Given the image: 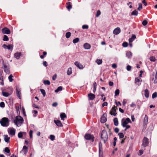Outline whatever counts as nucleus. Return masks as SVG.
<instances>
[{
  "mask_svg": "<svg viewBox=\"0 0 157 157\" xmlns=\"http://www.w3.org/2000/svg\"><path fill=\"white\" fill-rule=\"evenodd\" d=\"M60 117L62 120H64V118L66 117L65 114L64 113H61L60 115Z\"/></svg>",
  "mask_w": 157,
  "mask_h": 157,
  "instance_id": "obj_27",
  "label": "nucleus"
},
{
  "mask_svg": "<svg viewBox=\"0 0 157 157\" xmlns=\"http://www.w3.org/2000/svg\"><path fill=\"white\" fill-rule=\"evenodd\" d=\"M83 47L85 49H89L90 48L91 45L88 43H85L84 44Z\"/></svg>",
  "mask_w": 157,
  "mask_h": 157,
  "instance_id": "obj_19",
  "label": "nucleus"
},
{
  "mask_svg": "<svg viewBox=\"0 0 157 157\" xmlns=\"http://www.w3.org/2000/svg\"><path fill=\"white\" fill-rule=\"evenodd\" d=\"M114 124L115 126H117L118 124V121L117 118H115L113 119Z\"/></svg>",
  "mask_w": 157,
  "mask_h": 157,
  "instance_id": "obj_28",
  "label": "nucleus"
},
{
  "mask_svg": "<svg viewBox=\"0 0 157 157\" xmlns=\"http://www.w3.org/2000/svg\"><path fill=\"white\" fill-rule=\"evenodd\" d=\"M3 40L4 41H7L9 40V38L7 36L4 35L3 36Z\"/></svg>",
  "mask_w": 157,
  "mask_h": 157,
  "instance_id": "obj_38",
  "label": "nucleus"
},
{
  "mask_svg": "<svg viewBox=\"0 0 157 157\" xmlns=\"http://www.w3.org/2000/svg\"><path fill=\"white\" fill-rule=\"evenodd\" d=\"M62 90V87L61 86H59L58 87V88L55 90V92L56 93H57L59 91H61Z\"/></svg>",
  "mask_w": 157,
  "mask_h": 157,
  "instance_id": "obj_32",
  "label": "nucleus"
},
{
  "mask_svg": "<svg viewBox=\"0 0 157 157\" xmlns=\"http://www.w3.org/2000/svg\"><path fill=\"white\" fill-rule=\"evenodd\" d=\"M49 138L52 141H53L55 139V136L54 135H51L50 136Z\"/></svg>",
  "mask_w": 157,
  "mask_h": 157,
  "instance_id": "obj_45",
  "label": "nucleus"
},
{
  "mask_svg": "<svg viewBox=\"0 0 157 157\" xmlns=\"http://www.w3.org/2000/svg\"><path fill=\"white\" fill-rule=\"evenodd\" d=\"M26 132H19L18 134V137L20 138H21L23 135H25Z\"/></svg>",
  "mask_w": 157,
  "mask_h": 157,
  "instance_id": "obj_21",
  "label": "nucleus"
},
{
  "mask_svg": "<svg viewBox=\"0 0 157 157\" xmlns=\"http://www.w3.org/2000/svg\"><path fill=\"white\" fill-rule=\"evenodd\" d=\"M126 56L128 58H131L132 56V53L129 51L126 52Z\"/></svg>",
  "mask_w": 157,
  "mask_h": 157,
  "instance_id": "obj_23",
  "label": "nucleus"
},
{
  "mask_svg": "<svg viewBox=\"0 0 157 157\" xmlns=\"http://www.w3.org/2000/svg\"><path fill=\"white\" fill-rule=\"evenodd\" d=\"M125 127H126V128L124 129V131H126L127 129L130 128V126L129 125H128L125 126Z\"/></svg>",
  "mask_w": 157,
  "mask_h": 157,
  "instance_id": "obj_59",
  "label": "nucleus"
},
{
  "mask_svg": "<svg viewBox=\"0 0 157 157\" xmlns=\"http://www.w3.org/2000/svg\"><path fill=\"white\" fill-rule=\"evenodd\" d=\"M4 139L5 141L7 143L10 142V138L8 137V135H6L4 136Z\"/></svg>",
  "mask_w": 157,
  "mask_h": 157,
  "instance_id": "obj_25",
  "label": "nucleus"
},
{
  "mask_svg": "<svg viewBox=\"0 0 157 157\" xmlns=\"http://www.w3.org/2000/svg\"><path fill=\"white\" fill-rule=\"evenodd\" d=\"M2 32L3 34H10V30L7 27H5L2 30Z\"/></svg>",
  "mask_w": 157,
  "mask_h": 157,
  "instance_id": "obj_10",
  "label": "nucleus"
},
{
  "mask_svg": "<svg viewBox=\"0 0 157 157\" xmlns=\"http://www.w3.org/2000/svg\"><path fill=\"white\" fill-rule=\"evenodd\" d=\"M144 95L147 98H148L149 97V92L147 89H146L144 90Z\"/></svg>",
  "mask_w": 157,
  "mask_h": 157,
  "instance_id": "obj_24",
  "label": "nucleus"
},
{
  "mask_svg": "<svg viewBox=\"0 0 157 157\" xmlns=\"http://www.w3.org/2000/svg\"><path fill=\"white\" fill-rule=\"evenodd\" d=\"M79 38H77L73 39V42L74 44H75L78 42L79 41Z\"/></svg>",
  "mask_w": 157,
  "mask_h": 157,
  "instance_id": "obj_35",
  "label": "nucleus"
},
{
  "mask_svg": "<svg viewBox=\"0 0 157 157\" xmlns=\"http://www.w3.org/2000/svg\"><path fill=\"white\" fill-rule=\"evenodd\" d=\"M121 125L123 127H125V126L127 125L129 123H131L130 119L128 118H127L125 119L124 118H122L121 121Z\"/></svg>",
  "mask_w": 157,
  "mask_h": 157,
  "instance_id": "obj_4",
  "label": "nucleus"
},
{
  "mask_svg": "<svg viewBox=\"0 0 157 157\" xmlns=\"http://www.w3.org/2000/svg\"><path fill=\"white\" fill-rule=\"evenodd\" d=\"M99 152H101L102 150V145L101 143H99Z\"/></svg>",
  "mask_w": 157,
  "mask_h": 157,
  "instance_id": "obj_37",
  "label": "nucleus"
},
{
  "mask_svg": "<svg viewBox=\"0 0 157 157\" xmlns=\"http://www.w3.org/2000/svg\"><path fill=\"white\" fill-rule=\"evenodd\" d=\"M2 47L5 49H8L9 50H12L13 48V46L12 44L9 45H6L5 44H4L3 45Z\"/></svg>",
  "mask_w": 157,
  "mask_h": 157,
  "instance_id": "obj_12",
  "label": "nucleus"
},
{
  "mask_svg": "<svg viewBox=\"0 0 157 157\" xmlns=\"http://www.w3.org/2000/svg\"><path fill=\"white\" fill-rule=\"evenodd\" d=\"M72 8V6L69 4L67 6V8L68 9V10L69 11Z\"/></svg>",
  "mask_w": 157,
  "mask_h": 157,
  "instance_id": "obj_55",
  "label": "nucleus"
},
{
  "mask_svg": "<svg viewBox=\"0 0 157 157\" xmlns=\"http://www.w3.org/2000/svg\"><path fill=\"white\" fill-rule=\"evenodd\" d=\"M44 83L45 85H49L50 84V82L49 80H44Z\"/></svg>",
  "mask_w": 157,
  "mask_h": 157,
  "instance_id": "obj_36",
  "label": "nucleus"
},
{
  "mask_svg": "<svg viewBox=\"0 0 157 157\" xmlns=\"http://www.w3.org/2000/svg\"><path fill=\"white\" fill-rule=\"evenodd\" d=\"M157 93L156 92H155L154 93L152 96V98L154 99L157 97Z\"/></svg>",
  "mask_w": 157,
  "mask_h": 157,
  "instance_id": "obj_44",
  "label": "nucleus"
},
{
  "mask_svg": "<svg viewBox=\"0 0 157 157\" xmlns=\"http://www.w3.org/2000/svg\"><path fill=\"white\" fill-rule=\"evenodd\" d=\"M3 67L4 71L6 73L9 74L10 73L9 66L8 64H5L3 63Z\"/></svg>",
  "mask_w": 157,
  "mask_h": 157,
  "instance_id": "obj_6",
  "label": "nucleus"
},
{
  "mask_svg": "<svg viewBox=\"0 0 157 157\" xmlns=\"http://www.w3.org/2000/svg\"><path fill=\"white\" fill-rule=\"evenodd\" d=\"M114 131L116 133H118L119 131V129L117 128H116L114 129Z\"/></svg>",
  "mask_w": 157,
  "mask_h": 157,
  "instance_id": "obj_62",
  "label": "nucleus"
},
{
  "mask_svg": "<svg viewBox=\"0 0 157 157\" xmlns=\"http://www.w3.org/2000/svg\"><path fill=\"white\" fill-rule=\"evenodd\" d=\"M115 106L114 105L111 109L110 111V113L111 115H113L114 116H116L117 113H116V109Z\"/></svg>",
  "mask_w": 157,
  "mask_h": 157,
  "instance_id": "obj_11",
  "label": "nucleus"
},
{
  "mask_svg": "<svg viewBox=\"0 0 157 157\" xmlns=\"http://www.w3.org/2000/svg\"><path fill=\"white\" fill-rule=\"evenodd\" d=\"M136 36L135 35H132L131 38L129 39V42H132L136 38Z\"/></svg>",
  "mask_w": 157,
  "mask_h": 157,
  "instance_id": "obj_22",
  "label": "nucleus"
},
{
  "mask_svg": "<svg viewBox=\"0 0 157 157\" xmlns=\"http://www.w3.org/2000/svg\"><path fill=\"white\" fill-rule=\"evenodd\" d=\"M142 24L143 25L145 26L147 24V22L146 20H144L142 22Z\"/></svg>",
  "mask_w": 157,
  "mask_h": 157,
  "instance_id": "obj_50",
  "label": "nucleus"
},
{
  "mask_svg": "<svg viewBox=\"0 0 157 157\" xmlns=\"http://www.w3.org/2000/svg\"><path fill=\"white\" fill-rule=\"evenodd\" d=\"M24 120L22 117L20 116H18L15 117L13 122L14 124L17 127H20L23 124Z\"/></svg>",
  "mask_w": 157,
  "mask_h": 157,
  "instance_id": "obj_1",
  "label": "nucleus"
},
{
  "mask_svg": "<svg viewBox=\"0 0 157 157\" xmlns=\"http://www.w3.org/2000/svg\"><path fill=\"white\" fill-rule=\"evenodd\" d=\"M121 31V29L119 27H117L115 28L113 31V33L115 35L118 34Z\"/></svg>",
  "mask_w": 157,
  "mask_h": 157,
  "instance_id": "obj_13",
  "label": "nucleus"
},
{
  "mask_svg": "<svg viewBox=\"0 0 157 157\" xmlns=\"http://www.w3.org/2000/svg\"><path fill=\"white\" fill-rule=\"evenodd\" d=\"M0 123L2 126L7 127L9 124V119L6 117H3L0 121Z\"/></svg>",
  "mask_w": 157,
  "mask_h": 157,
  "instance_id": "obj_2",
  "label": "nucleus"
},
{
  "mask_svg": "<svg viewBox=\"0 0 157 157\" xmlns=\"http://www.w3.org/2000/svg\"><path fill=\"white\" fill-rule=\"evenodd\" d=\"M88 97L89 99L90 100H93L95 98V96L94 94L91 93H90L88 94Z\"/></svg>",
  "mask_w": 157,
  "mask_h": 157,
  "instance_id": "obj_16",
  "label": "nucleus"
},
{
  "mask_svg": "<svg viewBox=\"0 0 157 157\" xmlns=\"http://www.w3.org/2000/svg\"><path fill=\"white\" fill-rule=\"evenodd\" d=\"M22 112H23V114L24 115V116H26V114L25 113V110L24 108L23 107L22 108Z\"/></svg>",
  "mask_w": 157,
  "mask_h": 157,
  "instance_id": "obj_60",
  "label": "nucleus"
},
{
  "mask_svg": "<svg viewBox=\"0 0 157 157\" xmlns=\"http://www.w3.org/2000/svg\"><path fill=\"white\" fill-rule=\"evenodd\" d=\"M148 117L147 115H145L143 120V124L144 126H146L147 124Z\"/></svg>",
  "mask_w": 157,
  "mask_h": 157,
  "instance_id": "obj_15",
  "label": "nucleus"
},
{
  "mask_svg": "<svg viewBox=\"0 0 157 157\" xmlns=\"http://www.w3.org/2000/svg\"><path fill=\"white\" fill-rule=\"evenodd\" d=\"M101 11L100 10H98L97 11L96 16L97 17H98L101 14Z\"/></svg>",
  "mask_w": 157,
  "mask_h": 157,
  "instance_id": "obj_47",
  "label": "nucleus"
},
{
  "mask_svg": "<svg viewBox=\"0 0 157 157\" xmlns=\"http://www.w3.org/2000/svg\"><path fill=\"white\" fill-rule=\"evenodd\" d=\"M8 132L10 134L14 136L15 134L16 130L13 128H8Z\"/></svg>",
  "mask_w": 157,
  "mask_h": 157,
  "instance_id": "obj_8",
  "label": "nucleus"
},
{
  "mask_svg": "<svg viewBox=\"0 0 157 157\" xmlns=\"http://www.w3.org/2000/svg\"><path fill=\"white\" fill-rule=\"evenodd\" d=\"M58 105V104L57 102H54L52 104V106L53 107H56Z\"/></svg>",
  "mask_w": 157,
  "mask_h": 157,
  "instance_id": "obj_61",
  "label": "nucleus"
},
{
  "mask_svg": "<svg viewBox=\"0 0 157 157\" xmlns=\"http://www.w3.org/2000/svg\"><path fill=\"white\" fill-rule=\"evenodd\" d=\"M33 133V131L32 130L30 131L29 132V136L31 139L32 138V134Z\"/></svg>",
  "mask_w": 157,
  "mask_h": 157,
  "instance_id": "obj_54",
  "label": "nucleus"
},
{
  "mask_svg": "<svg viewBox=\"0 0 157 157\" xmlns=\"http://www.w3.org/2000/svg\"><path fill=\"white\" fill-rule=\"evenodd\" d=\"M107 104H108V103H107V102H104L103 103V104L102 105V106L103 107H104L105 106H107Z\"/></svg>",
  "mask_w": 157,
  "mask_h": 157,
  "instance_id": "obj_58",
  "label": "nucleus"
},
{
  "mask_svg": "<svg viewBox=\"0 0 157 157\" xmlns=\"http://www.w3.org/2000/svg\"><path fill=\"white\" fill-rule=\"evenodd\" d=\"M139 7L138 8V10H140L142 9V5L141 3H139L138 4Z\"/></svg>",
  "mask_w": 157,
  "mask_h": 157,
  "instance_id": "obj_39",
  "label": "nucleus"
},
{
  "mask_svg": "<svg viewBox=\"0 0 157 157\" xmlns=\"http://www.w3.org/2000/svg\"><path fill=\"white\" fill-rule=\"evenodd\" d=\"M138 12L136 11V10H135L132 11L131 13L132 15H135L137 16L138 14Z\"/></svg>",
  "mask_w": 157,
  "mask_h": 157,
  "instance_id": "obj_33",
  "label": "nucleus"
},
{
  "mask_svg": "<svg viewBox=\"0 0 157 157\" xmlns=\"http://www.w3.org/2000/svg\"><path fill=\"white\" fill-rule=\"evenodd\" d=\"M56 78L57 75L56 74H55L53 76L52 78L53 80H55L56 79Z\"/></svg>",
  "mask_w": 157,
  "mask_h": 157,
  "instance_id": "obj_57",
  "label": "nucleus"
},
{
  "mask_svg": "<svg viewBox=\"0 0 157 157\" xmlns=\"http://www.w3.org/2000/svg\"><path fill=\"white\" fill-rule=\"evenodd\" d=\"M149 143V140L147 137H144L143 141V146L144 147H146L148 145Z\"/></svg>",
  "mask_w": 157,
  "mask_h": 157,
  "instance_id": "obj_7",
  "label": "nucleus"
},
{
  "mask_svg": "<svg viewBox=\"0 0 157 157\" xmlns=\"http://www.w3.org/2000/svg\"><path fill=\"white\" fill-rule=\"evenodd\" d=\"M0 106L2 108H4L5 107V104L4 102H1L0 103Z\"/></svg>",
  "mask_w": 157,
  "mask_h": 157,
  "instance_id": "obj_53",
  "label": "nucleus"
},
{
  "mask_svg": "<svg viewBox=\"0 0 157 157\" xmlns=\"http://www.w3.org/2000/svg\"><path fill=\"white\" fill-rule=\"evenodd\" d=\"M119 93H120L119 90V89L116 90L115 92V96H117L119 94Z\"/></svg>",
  "mask_w": 157,
  "mask_h": 157,
  "instance_id": "obj_41",
  "label": "nucleus"
},
{
  "mask_svg": "<svg viewBox=\"0 0 157 157\" xmlns=\"http://www.w3.org/2000/svg\"><path fill=\"white\" fill-rule=\"evenodd\" d=\"M150 59L151 61L153 62L155 61L156 60L155 57L154 56H151L150 57Z\"/></svg>",
  "mask_w": 157,
  "mask_h": 157,
  "instance_id": "obj_49",
  "label": "nucleus"
},
{
  "mask_svg": "<svg viewBox=\"0 0 157 157\" xmlns=\"http://www.w3.org/2000/svg\"><path fill=\"white\" fill-rule=\"evenodd\" d=\"M106 120L107 119L106 118L105 116H104V115H103L101 118V122L102 123H104L106 121Z\"/></svg>",
  "mask_w": 157,
  "mask_h": 157,
  "instance_id": "obj_26",
  "label": "nucleus"
},
{
  "mask_svg": "<svg viewBox=\"0 0 157 157\" xmlns=\"http://www.w3.org/2000/svg\"><path fill=\"white\" fill-rule=\"evenodd\" d=\"M131 68V67L130 65H128L127 66V70L128 71H130Z\"/></svg>",
  "mask_w": 157,
  "mask_h": 157,
  "instance_id": "obj_56",
  "label": "nucleus"
},
{
  "mask_svg": "<svg viewBox=\"0 0 157 157\" xmlns=\"http://www.w3.org/2000/svg\"><path fill=\"white\" fill-rule=\"evenodd\" d=\"M71 35V33L70 32H68L66 34V37L67 38H68L70 37Z\"/></svg>",
  "mask_w": 157,
  "mask_h": 157,
  "instance_id": "obj_40",
  "label": "nucleus"
},
{
  "mask_svg": "<svg viewBox=\"0 0 157 157\" xmlns=\"http://www.w3.org/2000/svg\"><path fill=\"white\" fill-rule=\"evenodd\" d=\"M88 28V26L87 25H83L82 26V28L83 29H87Z\"/></svg>",
  "mask_w": 157,
  "mask_h": 157,
  "instance_id": "obj_52",
  "label": "nucleus"
},
{
  "mask_svg": "<svg viewBox=\"0 0 157 157\" xmlns=\"http://www.w3.org/2000/svg\"><path fill=\"white\" fill-rule=\"evenodd\" d=\"M96 62L98 65L101 64L102 63V59H97L96 61Z\"/></svg>",
  "mask_w": 157,
  "mask_h": 157,
  "instance_id": "obj_34",
  "label": "nucleus"
},
{
  "mask_svg": "<svg viewBox=\"0 0 157 157\" xmlns=\"http://www.w3.org/2000/svg\"><path fill=\"white\" fill-rule=\"evenodd\" d=\"M128 45V44L126 42H124L122 44V46L124 47H126Z\"/></svg>",
  "mask_w": 157,
  "mask_h": 157,
  "instance_id": "obj_51",
  "label": "nucleus"
},
{
  "mask_svg": "<svg viewBox=\"0 0 157 157\" xmlns=\"http://www.w3.org/2000/svg\"><path fill=\"white\" fill-rule=\"evenodd\" d=\"M75 64L80 69H82L84 68L82 65L77 61L75 62Z\"/></svg>",
  "mask_w": 157,
  "mask_h": 157,
  "instance_id": "obj_14",
  "label": "nucleus"
},
{
  "mask_svg": "<svg viewBox=\"0 0 157 157\" xmlns=\"http://www.w3.org/2000/svg\"><path fill=\"white\" fill-rule=\"evenodd\" d=\"M131 107H133L136 106V104L132 102V104L130 105Z\"/></svg>",
  "mask_w": 157,
  "mask_h": 157,
  "instance_id": "obj_64",
  "label": "nucleus"
},
{
  "mask_svg": "<svg viewBox=\"0 0 157 157\" xmlns=\"http://www.w3.org/2000/svg\"><path fill=\"white\" fill-rule=\"evenodd\" d=\"M101 138L103 140L104 143H105L108 138L107 133L106 130H103L102 131L101 134Z\"/></svg>",
  "mask_w": 157,
  "mask_h": 157,
  "instance_id": "obj_3",
  "label": "nucleus"
},
{
  "mask_svg": "<svg viewBox=\"0 0 157 157\" xmlns=\"http://www.w3.org/2000/svg\"><path fill=\"white\" fill-rule=\"evenodd\" d=\"M2 93L3 96L5 97H8L10 95V94L8 93L5 92L3 91H2Z\"/></svg>",
  "mask_w": 157,
  "mask_h": 157,
  "instance_id": "obj_30",
  "label": "nucleus"
},
{
  "mask_svg": "<svg viewBox=\"0 0 157 157\" xmlns=\"http://www.w3.org/2000/svg\"><path fill=\"white\" fill-rule=\"evenodd\" d=\"M67 73V75H68L72 74V70L71 67H70L68 69Z\"/></svg>",
  "mask_w": 157,
  "mask_h": 157,
  "instance_id": "obj_31",
  "label": "nucleus"
},
{
  "mask_svg": "<svg viewBox=\"0 0 157 157\" xmlns=\"http://www.w3.org/2000/svg\"><path fill=\"white\" fill-rule=\"evenodd\" d=\"M119 137L121 138H122L124 137V134L122 133H119L118 134Z\"/></svg>",
  "mask_w": 157,
  "mask_h": 157,
  "instance_id": "obj_48",
  "label": "nucleus"
},
{
  "mask_svg": "<svg viewBox=\"0 0 157 157\" xmlns=\"http://www.w3.org/2000/svg\"><path fill=\"white\" fill-rule=\"evenodd\" d=\"M28 151V148L26 146H24L22 149V151L23 153H24V154H25L27 153Z\"/></svg>",
  "mask_w": 157,
  "mask_h": 157,
  "instance_id": "obj_20",
  "label": "nucleus"
},
{
  "mask_svg": "<svg viewBox=\"0 0 157 157\" xmlns=\"http://www.w3.org/2000/svg\"><path fill=\"white\" fill-rule=\"evenodd\" d=\"M21 55V52H16L14 54V57L18 59L20 58Z\"/></svg>",
  "mask_w": 157,
  "mask_h": 157,
  "instance_id": "obj_18",
  "label": "nucleus"
},
{
  "mask_svg": "<svg viewBox=\"0 0 157 157\" xmlns=\"http://www.w3.org/2000/svg\"><path fill=\"white\" fill-rule=\"evenodd\" d=\"M113 82L111 81H109V85L110 86H112L113 85Z\"/></svg>",
  "mask_w": 157,
  "mask_h": 157,
  "instance_id": "obj_63",
  "label": "nucleus"
},
{
  "mask_svg": "<svg viewBox=\"0 0 157 157\" xmlns=\"http://www.w3.org/2000/svg\"><path fill=\"white\" fill-rule=\"evenodd\" d=\"M40 92L43 95L44 97L46 95V93L45 90L43 89H40Z\"/></svg>",
  "mask_w": 157,
  "mask_h": 157,
  "instance_id": "obj_42",
  "label": "nucleus"
},
{
  "mask_svg": "<svg viewBox=\"0 0 157 157\" xmlns=\"http://www.w3.org/2000/svg\"><path fill=\"white\" fill-rule=\"evenodd\" d=\"M54 122L56 124L57 126L58 127H62L63 125L61 122L59 120H54Z\"/></svg>",
  "mask_w": 157,
  "mask_h": 157,
  "instance_id": "obj_17",
  "label": "nucleus"
},
{
  "mask_svg": "<svg viewBox=\"0 0 157 157\" xmlns=\"http://www.w3.org/2000/svg\"><path fill=\"white\" fill-rule=\"evenodd\" d=\"M84 138L87 140H91L92 142L94 141V136L90 134H86L84 136Z\"/></svg>",
  "mask_w": 157,
  "mask_h": 157,
  "instance_id": "obj_5",
  "label": "nucleus"
},
{
  "mask_svg": "<svg viewBox=\"0 0 157 157\" xmlns=\"http://www.w3.org/2000/svg\"><path fill=\"white\" fill-rule=\"evenodd\" d=\"M141 79L139 78H137L135 79V82L136 84L138 85H139L140 83V81Z\"/></svg>",
  "mask_w": 157,
  "mask_h": 157,
  "instance_id": "obj_29",
  "label": "nucleus"
},
{
  "mask_svg": "<svg viewBox=\"0 0 157 157\" xmlns=\"http://www.w3.org/2000/svg\"><path fill=\"white\" fill-rule=\"evenodd\" d=\"M17 95L20 99L21 98V89L18 86H17L16 88Z\"/></svg>",
  "mask_w": 157,
  "mask_h": 157,
  "instance_id": "obj_9",
  "label": "nucleus"
},
{
  "mask_svg": "<svg viewBox=\"0 0 157 157\" xmlns=\"http://www.w3.org/2000/svg\"><path fill=\"white\" fill-rule=\"evenodd\" d=\"M5 151L7 153H9L10 152V150L7 147H6L5 149Z\"/></svg>",
  "mask_w": 157,
  "mask_h": 157,
  "instance_id": "obj_46",
  "label": "nucleus"
},
{
  "mask_svg": "<svg viewBox=\"0 0 157 157\" xmlns=\"http://www.w3.org/2000/svg\"><path fill=\"white\" fill-rule=\"evenodd\" d=\"M13 76L12 75H10L8 77V78L9 81L10 82H12L13 81V79L12 78Z\"/></svg>",
  "mask_w": 157,
  "mask_h": 157,
  "instance_id": "obj_43",
  "label": "nucleus"
}]
</instances>
